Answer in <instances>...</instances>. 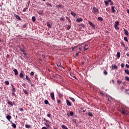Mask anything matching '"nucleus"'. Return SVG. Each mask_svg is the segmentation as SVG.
Instances as JSON below:
<instances>
[{
	"label": "nucleus",
	"mask_w": 129,
	"mask_h": 129,
	"mask_svg": "<svg viewBox=\"0 0 129 129\" xmlns=\"http://www.w3.org/2000/svg\"><path fill=\"white\" fill-rule=\"evenodd\" d=\"M47 116H48V117H51V114H48Z\"/></svg>",
	"instance_id": "e2e57ef3"
},
{
	"label": "nucleus",
	"mask_w": 129,
	"mask_h": 129,
	"mask_svg": "<svg viewBox=\"0 0 129 129\" xmlns=\"http://www.w3.org/2000/svg\"><path fill=\"white\" fill-rule=\"evenodd\" d=\"M14 72L15 73V75H18V74H19V72H18V71L17 70V69H14V70H13Z\"/></svg>",
	"instance_id": "423d86ee"
},
{
	"label": "nucleus",
	"mask_w": 129,
	"mask_h": 129,
	"mask_svg": "<svg viewBox=\"0 0 129 129\" xmlns=\"http://www.w3.org/2000/svg\"><path fill=\"white\" fill-rule=\"evenodd\" d=\"M7 118L9 120V121H11V119L12 118V116L10 115H8L7 116Z\"/></svg>",
	"instance_id": "9b49d317"
},
{
	"label": "nucleus",
	"mask_w": 129,
	"mask_h": 129,
	"mask_svg": "<svg viewBox=\"0 0 129 129\" xmlns=\"http://www.w3.org/2000/svg\"><path fill=\"white\" fill-rule=\"evenodd\" d=\"M7 103L9 105H11V106H14V104H13V102L10 101V100H8Z\"/></svg>",
	"instance_id": "7ed1b4c3"
},
{
	"label": "nucleus",
	"mask_w": 129,
	"mask_h": 129,
	"mask_svg": "<svg viewBox=\"0 0 129 129\" xmlns=\"http://www.w3.org/2000/svg\"><path fill=\"white\" fill-rule=\"evenodd\" d=\"M12 95L13 96H16V94L15 93V92H12Z\"/></svg>",
	"instance_id": "864d4df0"
},
{
	"label": "nucleus",
	"mask_w": 129,
	"mask_h": 129,
	"mask_svg": "<svg viewBox=\"0 0 129 129\" xmlns=\"http://www.w3.org/2000/svg\"><path fill=\"white\" fill-rule=\"evenodd\" d=\"M92 12L94 14H96V13H98L99 10L95 7L93 8Z\"/></svg>",
	"instance_id": "f257e3e1"
},
{
	"label": "nucleus",
	"mask_w": 129,
	"mask_h": 129,
	"mask_svg": "<svg viewBox=\"0 0 129 129\" xmlns=\"http://www.w3.org/2000/svg\"><path fill=\"white\" fill-rule=\"evenodd\" d=\"M12 92H16V88H14L12 89Z\"/></svg>",
	"instance_id": "09e8293b"
},
{
	"label": "nucleus",
	"mask_w": 129,
	"mask_h": 129,
	"mask_svg": "<svg viewBox=\"0 0 129 129\" xmlns=\"http://www.w3.org/2000/svg\"><path fill=\"white\" fill-rule=\"evenodd\" d=\"M57 66H59V67H60L61 68H63V69H64V68L63 67V66H62L61 63H60L59 64H57Z\"/></svg>",
	"instance_id": "2f4dec72"
},
{
	"label": "nucleus",
	"mask_w": 129,
	"mask_h": 129,
	"mask_svg": "<svg viewBox=\"0 0 129 129\" xmlns=\"http://www.w3.org/2000/svg\"><path fill=\"white\" fill-rule=\"evenodd\" d=\"M127 12L128 14H129V10H128V9L127 10Z\"/></svg>",
	"instance_id": "774afa93"
},
{
	"label": "nucleus",
	"mask_w": 129,
	"mask_h": 129,
	"mask_svg": "<svg viewBox=\"0 0 129 129\" xmlns=\"http://www.w3.org/2000/svg\"><path fill=\"white\" fill-rule=\"evenodd\" d=\"M117 83L118 84H121V83H122V82L121 81L118 80Z\"/></svg>",
	"instance_id": "58836bf2"
},
{
	"label": "nucleus",
	"mask_w": 129,
	"mask_h": 129,
	"mask_svg": "<svg viewBox=\"0 0 129 129\" xmlns=\"http://www.w3.org/2000/svg\"><path fill=\"white\" fill-rule=\"evenodd\" d=\"M124 32L125 33V36H128V31L126 29H124Z\"/></svg>",
	"instance_id": "6e6552de"
},
{
	"label": "nucleus",
	"mask_w": 129,
	"mask_h": 129,
	"mask_svg": "<svg viewBox=\"0 0 129 129\" xmlns=\"http://www.w3.org/2000/svg\"><path fill=\"white\" fill-rule=\"evenodd\" d=\"M23 28H27V25L26 24L23 25Z\"/></svg>",
	"instance_id": "bf43d9fd"
},
{
	"label": "nucleus",
	"mask_w": 129,
	"mask_h": 129,
	"mask_svg": "<svg viewBox=\"0 0 129 129\" xmlns=\"http://www.w3.org/2000/svg\"><path fill=\"white\" fill-rule=\"evenodd\" d=\"M61 127L63 129H68V127H67L65 125H62Z\"/></svg>",
	"instance_id": "4468645a"
},
{
	"label": "nucleus",
	"mask_w": 129,
	"mask_h": 129,
	"mask_svg": "<svg viewBox=\"0 0 129 129\" xmlns=\"http://www.w3.org/2000/svg\"><path fill=\"white\" fill-rule=\"evenodd\" d=\"M76 48H77V47L75 46L74 47H72V51H74V49H76Z\"/></svg>",
	"instance_id": "6e6d98bb"
},
{
	"label": "nucleus",
	"mask_w": 129,
	"mask_h": 129,
	"mask_svg": "<svg viewBox=\"0 0 129 129\" xmlns=\"http://www.w3.org/2000/svg\"><path fill=\"white\" fill-rule=\"evenodd\" d=\"M12 123L13 127H14V128H16L17 125H16V124L14 123H13V122H12Z\"/></svg>",
	"instance_id": "f3484780"
},
{
	"label": "nucleus",
	"mask_w": 129,
	"mask_h": 129,
	"mask_svg": "<svg viewBox=\"0 0 129 129\" xmlns=\"http://www.w3.org/2000/svg\"><path fill=\"white\" fill-rule=\"evenodd\" d=\"M67 104L68 106H71V103L68 100H67Z\"/></svg>",
	"instance_id": "9d476101"
},
{
	"label": "nucleus",
	"mask_w": 129,
	"mask_h": 129,
	"mask_svg": "<svg viewBox=\"0 0 129 129\" xmlns=\"http://www.w3.org/2000/svg\"><path fill=\"white\" fill-rule=\"evenodd\" d=\"M88 115H89V116H92V115H93L92 113H91V112H89L88 113Z\"/></svg>",
	"instance_id": "e433bc0d"
},
{
	"label": "nucleus",
	"mask_w": 129,
	"mask_h": 129,
	"mask_svg": "<svg viewBox=\"0 0 129 129\" xmlns=\"http://www.w3.org/2000/svg\"><path fill=\"white\" fill-rule=\"evenodd\" d=\"M60 22H65V18L61 17L60 18Z\"/></svg>",
	"instance_id": "ddd939ff"
},
{
	"label": "nucleus",
	"mask_w": 129,
	"mask_h": 129,
	"mask_svg": "<svg viewBox=\"0 0 129 129\" xmlns=\"http://www.w3.org/2000/svg\"><path fill=\"white\" fill-rule=\"evenodd\" d=\"M98 20L101 21H103V19L102 18V17H98Z\"/></svg>",
	"instance_id": "bb28decb"
},
{
	"label": "nucleus",
	"mask_w": 129,
	"mask_h": 129,
	"mask_svg": "<svg viewBox=\"0 0 129 129\" xmlns=\"http://www.w3.org/2000/svg\"><path fill=\"white\" fill-rule=\"evenodd\" d=\"M25 127L26 128H30V125L29 124H25Z\"/></svg>",
	"instance_id": "c9c22d12"
},
{
	"label": "nucleus",
	"mask_w": 129,
	"mask_h": 129,
	"mask_svg": "<svg viewBox=\"0 0 129 129\" xmlns=\"http://www.w3.org/2000/svg\"><path fill=\"white\" fill-rule=\"evenodd\" d=\"M76 22H77L78 23H79L80 22H81V18H78L76 20Z\"/></svg>",
	"instance_id": "5701e85b"
},
{
	"label": "nucleus",
	"mask_w": 129,
	"mask_h": 129,
	"mask_svg": "<svg viewBox=\"0 0 129 129\" xmlns=\"http://www.w3.org/2000/svg\"><path fill=\"white\" fill-rule=\"evenodd\" d=\"M121 67H122V68H123V67H124V64L121 63Z\"/></svg>",
	"instance_id": "5fc2aeb1"
},
{
	"label": "nucleus",
	"mask_w": 129,
	"mask_h": 129,
	"mask_svg": "<svg viewBox=\"0 0 129 129\" xmlns=\"http://www.w3.org/2000/svg\"><path fill=\"white\" fill-rule=\"evenodd\" d=\"M109 4V2L108 1H105V5L106 6H108V4Z\"/></svg>",
	"instance_id": "473e14b6"
},
{
	"label": "nucleus",
	"mask_w": 129,
	"mask_h": 129,
	"mask_svg": "<svg viewBox=\"0 0 129 129\" xmlns=\"http://www.w3.org/2000/svg\"><path fill=\"white\" fill-rule=\"evenodd\" d=\"M118 25H119V22L118 21H116L115 22V24L114 26H118Z\"/></svg>",
	"instance_id": "a211bd4d"
},
{
	"label": "nucleus",
	"mask_w": 129,
	"mask_h": 129,
	"mask_svg": "<svg viewBox=\"0 0 129 129\" xmlns=\"http://www.w3.org/2000/svg\"><path fill=\"white\" fill-rule=\"evenodd\" d=\"M125 79H126V80L127 81H129V77H125Z\"/></svg>",
	"instance_id": "a18cd8bd"
},
{
	"label": "nucleus",
	"mask_w": 129,
	"mask_h": 129,
	"mask_svg": "<svg viewBox=\"0 0 129 129\" xmlns=\"http://www.w3.org/2000/svg\"><path fill=\"white\" fill-rule=\"evenodd\" d=\"M84 50H86L87 49H88V45H85V46H84Z\"/></svg>",
	"instance_id": "412c9836"
},
{
	"label": "nucleus",
	"mask_w": 129,
	"mask_h": 129,
	"mask_svg": "<svg viewBox=\"0 0 129 129\" xmlns=\"http://www.w3.org/2000/svg\"><path fill=\"white\" fill-rule=\"evenodd\" d=\"M14 17H15L17 20H19V21H21V17H20V16H19L17 15V14H15Z\"/></svg>",
	"instance_id": "0eeeda50"
},
{
	"label": "nucleus",
	"mask_w": 129,
	"mask_h": 129,
	"mask_svg": "<svg viewBox=\"0 0 129 129\" xmlns=\"http://www.w3.org/2000/svg\"><path fill=\"white\" fill-rule=\"evenodd\" d=\"M121 112L123 114H126V113H125V109H122Z\"/></svg>",
	"instance_id": "2eb2a0df"
},
{
	"label": "nucleus",
	"mask_w": 129,
	"mask_h": 129,
	"mask_svg": "<svg viewBox=\"0 0 129 129\" xmlns=\"http://www.w3.org/2000/svg\"><path fill=\"white\" fill-rule=\"evenodd\" d=\"M125 66H126V68H129V65L128 64H126Z\"/></svg>",
	"instance_id": "0e129e2a"
},
{
	"label": "nucleus",
	"mask_w": 129,
	"mask_h": 129,
	"mask_svg": "<svg viewBox=\"0 0 129 129\" xmlns=\"http://www.w3.org/2000/svg\"><path fill=\"white\" fill-rule=\"evenodd\" d=\"M34 72H31V73H30V76H34Z\"/></svg>",
	"instance_id": "49530a36"
},
{
	"label": "nucleus",
	"mask_w": 129,
	"mask_h": 129,
	"mask_svg": "<svg viewBox=\"0 0 129 129\" xmlns=\"http://www.w3.org/2000/svg\"><path fill=\"white\" fill-rule=\"evenodd\" d=\"M71 15H72V16H73V17H76V14H75L73 12H71Z\"/></svg>",
	"instance_id": "dca6fc26"
},
{
	"label": "nucleus",
	"mask_w": 129,
	"mask_h": 129,
	"mask_svg": "<svg viewBox=\"0 0 129 129\" xmlns=\"http://www.w3.org/2000/svg\"><path fill=\"white\" fill-rule=\"evenodd\" d=\"M67 30H70V29H71V26L70 25H69L68 27H67Z\"/></svg>",
	"instance_id": "37998d69"
},
{
	"label": "nucleus",
	"mask_w": 129,
	"mask_h": 129,
	"mask_svg": "<svg viewBox=\"0 0 129 129\" xmlns=\"http://www.w3.org/2000/svg\"><path fill=\"white\" fill-rule=\"evenodd\" d=\"M27 10H28V8H25L23 10V12L25 13V12H27Z\"/></svg>",
	"instance_id": "79ce46f5"
},
{
	"label": "nucleus",
	"mask_w": 129,
	"mask_h": 129,
	"mask_svg": "<svg viewBox=\"0 0 129 129\" xmlns=\"http://www.w3.org/2000/svg\"><path fill=\"white\" fill-rule=\"evenodd\" d=\"M124 71H125V73L126 74H127V75H129V70H128L125 69Z\"/></svg>",
	"instance_id": "aec40b11"
},
{
	"label": "nucleus",
	"mask_w": 129,
	"mask_h": 129,
	"mask_svg": "<svg viewBox=\"0 0 129 129\" xmlns=\"http://www.w3.org/2000/svg\"><path fill=\"white\" fill-rule=\"evenodd\" d=\"M45 125H46V126H47V127H50V125L49 124H47L46 123H45Z\"/></svg>",
	"instance_id": "de8ad7c7"
},
{
	"label": "nucleus",
	"mask_w": 129,
	"mask_h": 129,
	"mask_svg": "<svg viewBox=\"0 0 129 129\" xmlns=\"http://www.w3.org/2000/svg\"><path fill=\"white\" fill-rule=\"evenodd\" d=\"M103 73L105 75H107L108 74L107 71H104Z\"/></svg>",
	"instance_id": "4c0bfd02"
},
{
	"label": "nucleus",
	"mask_w": 129,
	"mask_h": 129,
	"mask_svg": "<svg viewBox=\"0 0 129 129\" xmlns=\"http://www.w3.org/2000/svg\"><path fill=\"white\" fill-rule=\"evenodd\" d=\"M19 77H20V78H25V76L24 75V74H23V73H21L19 75Z\"/></svg>",
	"instance_id": "39448f33"
},
{
	"label": "nucleus",
	"mask_w": 129,
	"mask_h": 129,
	"mask_svg": "<svg viewBox=\"0 0 129 129\" xmlns=\"http://www.w3.org/2000/svg\"><path fill=\"white\" fill-rule=\"evenodd\" d=\"M28 83H29V84H32V81H31V79L28 80Z\"/></svg>",
	"instance_id": "603ef678"
},
{
	"label": "nucleus",
	"mask_w": 129,
	"mask_h": 129,
	"mask_svg": "<svg viewBox=\"0 0 129 129\" xmlns=\"http://www.w3.org/2000/svg\"><path fill=\"white\" fill-rule=\"evenodd\" d=\"M73 114H74V113H73V112L71 111L70 113V115L72 116V115H73Z\"/></svg>",
	"instance_id": "c03bdc74"
},
{
	"label": "nucleus",
	"mask_w": 129,
	"mask_h": 129,
	"mask_svg": "<svg viewBox=\"0 0 129 129\" xmlns=\"http://www.w3.org/2000/svg\"><path fill=\"white\" fill-rule=\"evenodd\" d=\"M111 10H112V12L113 13H115V12H116V11H115V9H114V6H111Z\"/></svg>",
	"instance_id": "1a4fd4ad"
},
{
	"label": "nucleus",
	"mask_w": 129,
	"mask_h": 129,
	"mask_svg": "<svg viewBox=\"0 0 129 129\" xmlns=\"http://www.w3.org/2000/svg\"><path fill=\"white\" fill-rule=\"evenodd\" d=\"M42 129H48V128H47L45 126H43V127H42Z\"/></svg>",
	"instance_id": "69168bd1"
},
{
	"label": "nucleus",
	"mask_w": 129,
	"mask_h": 129,
	"mask_svg": "<svg viewBox=\"0 0 129 129\" xmlns=\"http://www.w3.org/2000/svg\"><path fill=\"white\" fill-rule=\"evenodd\" d=\"M47 26L48 28H51V24H50L49 23H47Z\"/></svg>",
	"instance_id": "a19ab883"
},
{
	"label": "nucleus",
	"mask_w": 129,
	"mask_h": 129,
	"mask_svg": "<svg viewBox=\"0 0 129 129\" xmlns=\"http://www.w3.org/2000/svg\"><path fill=\"white\" fill-rule=\"evenodd\" d=\"M117 58H120V52H117Z\"/></svg>",
	"instance_id": "6ab92c4d"
},
{
	"label": "nucleus",
	"mask_w": 129,
	"mask_h": 129,
	"mask_svg": "<svg viewBox=\"0 0 129 129\" xmlns=\"http://www.w3.org/2000/svg\"><path fill=\"white\" fill-rule=\"evenodd\" d=\"M47 6H49V7L52 8V5H51V4H48V5H47Z\"/></svg>",
	"instance_id": "338daca9"
},
{
	"label": "nucleus",
	"mask_w": 129,
	"mask_h": 129,
	"mask_svg": "<svg viewBox=\"0 0 129 129\" xmlns=\"http://www.w3.org/2000/svg\"><path fill=\"white\" fill-rule=\"evenodd\" d=\"M66 19L68 20V21H70V18L68 17H66Z\"/></svg>",
	"instance_id": "052dcab7"
},
{
	"label": "nucleus",
	"mask_w": 129,
	"mask_h": 129,
	"mask_svg": "<svg viewBox=\"0 0 129 129\" xmlns=\"http://www.w3.org/2000/svg\"><path fill=\"white\" fill-rule=\"evenodd\" d=\"M32 20L33 22H36V17H35V16H33L32 17Z\"/></svg>",
	"instance_id": "4be33fe9"
},
{
	"label": "nucleus",
	"mask_w": 129,
	"mask_h": 129,
	"mask_svg": "<svg viewBox=\"0 0 129 129\" xmlns=\"http://www.w3.org/2000/svg\"><path fill=\"white\" fill-rule=\"evenodd\" d=\"M112 68H113L114 69H117V67L116 66H112Z\"/></svg>",
	"instance_id": "3c124183"
},
{
	"label": "nucleus",
	"mask_w": 129,
	"mask_h": 129,
	"mask_svg": "<svg viewBox=\"0 0 129 129\" xmlns=\"http://www.w3.org/2000/svg\"><path fill=\"white\" fill-rule=\"evenodd\" d=\"M25 79H26L27 80V81H28V80H30V78H29V77H28V75H26V78Z\"/></svg>",
	"instance_id": "a878e982"
},
{
	"label": "nucleus",
	"mask_w": 129,
	"mask_h": 129,
	"mask_svg": "<svg viewBox=\"0 0 129 129\" xmlns=\"http://www.w3.org/2000/svg\"><path fill=\"white\" fill-rule=\"evenodd\" d=\"M23 55H25V56H26L27 53L26 52V51L23 53Z\"/></svg>",
	"instance_id": "680f3d73"
},
{
	"label": "nucleus",
	"mask_w": 129,
	"mask_h": 129,
	"mask_svg": "<svg viewBox=\"0 0 129 129\" xmlns=\"http://www.w3.org/2000/svg\"><path fill=\"white\" fill-rule=\"evenodd\" d=\"M76 57H78V56H79V52H78L76 54Z\"/></svg>",
	"instance_id": "4d7b16f0"
},
{
	"label": "nucleus",
	"mask_w": 129,
	"mask_h": 129,
	"mask_svg": "<svg viewBox=\"0 0 129 129\" xmlns=\"http://www.w3.org/2000/svg\"><path fill=\"white\" fill-rule=\"evenodd\" d=\"M43 120H44V121H46V122H48V123H50V121H49V120L46 119V118H44V119H43Z\"/></svg>",
	"instance_id": "72a5a7b5"
},
{
	"label": "nucleus",
	"mask_w": 129,
	"mask_h": 129,
	"mask_svg": "<svg viewBox=\"0 0 129 129\" xmlns=\"http://www.w3.org/2000/svg\"><path fill=\"white\" fill-rule=\"evenodd\" d=\"M38 14L39 15H43V11H39L38 12Z\"/></svg>",
	"instance_id": "ea45409f"
},
{
	"label": "nucleus",
	"mask_w": 129,
	"mask_h": 129,
	"mask_svg": "<svg viewBox=\"0 0 129 129\" xmlns=\"http://www.w3.org/2000/svg\"><path fill=\"white\" fill-rule=\"evenodd\" d=\"M23 92H24L25 94H27V95H28V94H29V93H28L27 91L25 89H23Z\"/></svg>",
	"instance_id": "393cba45"
},
{
	"label": "nucleus",
	"mask_w": 129,
	"mask_h": 129,
	"mask_svg": "<svg viewBox=\"0 0 129 129\" xmlns=\"http://www.w3.org/2000/svg\"><path fill=\"white\" fill-rule=\"evenodd\" d=\"M50 97L51 99L55 100V95L54 94V92L50 93Z\"/></svg>",
	"instance_id": "f03ea898"
},
{
	"label": "nucleus",
	"mask_w": 129,
	"mask_h": 129,
	"mask_svg": "<svg viewBox=\"0 0 129 129\" xmlns=\"http://www.w3.org/2000/svg\"><path fill=\"white\" fill-rule=\"evenodd\" d=\"M121 45L123 47H125V44H124V43L123 42H121Z\"/></svg>",
	"instance_id": "cd10ccee"
},
{
	"label": "nucleus",
	"mask_w": 129,
	"mask_h": 129,
	"mask_svg": "<svg viewBox=\"0 0 129 129\" xmlns=\"http://www.w3.org/2000/svg\"><path fill=\"white\" fill-rule=\"evenodd\" d=\"M61 102V100H57V103H60Z\"/></svg>",
	"instance_id": "13d9d810"
},
{
	"label": "nucleus",
	"mask_w": 129,
	"mask_h": 129,
	"mask_svg": "<svg viewBox=\"0 0 129 129\" xmlns=\"http://www.w3.org/2000/svg\"><path fill=\"white\" fill-rule=\"evenodd\" d=\"M124 41H125L126 42H128V40L127 39V37H124Z\"/></svg>",
	"instance_id": "7c9ffc66"
},
{
	"label": "nucleus",
	"mask_w": 129,
	"mask_h": 129,
	"mask_svg": "<svg viewBox=\"0 0 129 129\" xmlns=\"http://www.w3.org/2000/svg\"><path fill=\"white\" fill-rule=\"evenodd\" d=\"M114 28L115 30H119V28H118V26H114Z\"/></svg>",
	"instance_id": "c85d7f7f"
},
{
	"label": "nucleus",
	"mask_w": 129,
	"mask_h": 129,
	"mask_svg": "<svg viewBox=\"0 0 129 129\" xmlns=\"http://www.w3.org/2000/svg\"><path fill=\"white\" fill-rule=\"evenodd\" d=\"M5 84L6 85H10V82H9V81H5Z\"/></svg>",
	"instance_id": "b1692460"
},
{
	"label": "nucleus",
	"mask_w": 129,
	"mask_h": 129,
	"mask_svg": "<svg viewBox=\"0 0 129 129\" xmlns=\"http://www.w3.org/2000/svg\"><path fill=\"white\" fill-rule=\"evenodd\" d=\"M44 103H45V104H49V101H48V100H45L44 101Z\"/></svg>",
	"instance_id": "c756f323"
},
{
	"label": "nucleus",
	"mask_w": 129,
	"mask_h": 129,
	"mask_svg": "<svg viewBox=\"0 0 129 129\" xmlns=\"http://www.w3.org/2000/svg\"><path fill=\"white\" fill-rule=\"evenodd\" d=\"M20 51H21V52H23V53H25V52H26V50H25V47L23 48H20Z\"/></svg>",
	"instance_id": "f8f14e48"
},
{
	"label": "nucleus",
	"mask_w": 129,
	"mask_h": 129,
	"mask_svg": "<svg viewBox=\"0 0 129 129\" xmlns=\"http://www.w3.org/2000/svg\"><path fill=\"white\" fill-rule=\"evenodd\" d=\"M70 99H71V100H72V101H73V102H74V101H75V99H74V98L71 97L70 98Z\"/></svg>",
	"instance_id": "f704fd0d"
},
{
	"label": "nucleus",
	"mask_w": 129,
	"mask_h": 129,
	"mask_svg": "<svg viewBox=\"0 0 129 129\" xmlns=\"http://www.w3.org/2000/svg\"><path fill=\"white\" fill-rule=\"evenodd\" d=\"M56 8H60V9H61V8H62V6H61V5H57V6H56Z\"/></svg>",
	"instance_id": "8fccbe9b"
},
{
	"label": "nucleus",
	"mask_w": 129,
	"mask_h": 129,
	"mask_svg": "<svg viewBox=\"0 0 129 129\" xmlns=\"http://www.w3.org/2000/svg\"><path fill=\"white\" fill-rule=\"evenodd\" d=\"M89 24L93 28H94L95 27V25H94V24H93V23L91 22V21H89Z\"/></svg>",
	"instance_id": "20e7f679"
}]
</instances>
